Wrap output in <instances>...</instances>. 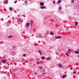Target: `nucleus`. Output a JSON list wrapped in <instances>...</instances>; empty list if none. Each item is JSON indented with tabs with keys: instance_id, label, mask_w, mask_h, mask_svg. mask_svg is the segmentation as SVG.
<instances>
[{
	"instance_id": "nucleus-9",
	"label": "nucleus",
	"mask_w": 79,
	"mask_h": 79,
	"mask_svg": "<svg viewBox=\"0 0 79 79\" xmlns=\"http://www.w3.org/2000/svg\"><path fill=\"white\" fill-rule=\"evenodd\" d=\"M66 77V75H64L62 76V78H65V77Z\"/></svg>"
},
{
	"instance_id": "nucleus-35",
	"label": "nucleus",
	"mask_w": 79,
	"mask_h": 79,
	"mask_svg": "<svg viewBox=\"0 0 79 79\" xmlns=\"http://www.w3.org/2000/svg\"><path fill=\"white\" fill-rule=\"evenodd\" d=\"M22 60L23 61H24V59H22Z\"/></svg>"
},
{
	"instance_id": "nucleus-6",
	"label": "nucleus",
	"mask_w": 79,
	"mask_h": 79,
	"mask_svg": "<svg viewBox=\"0 0 79 79\" xmlns=\"http://www.w3.org/2000/svg\"><path fill=\"white\" fill-rule=\"evenodd\" d=\"M68 51H70L71 52H73V49H68Z\"/></svg>"
},
{
	"instance_id": "nucleus-1",
	"label": "nucleus",
	"mask_w": 79,
	"mask_h": 79,
	"mask_svg": "<svg viewBox=\"0 0 79 79\" xmlns=\"http://www.w3.org/2000/svg\"><path fill=\"white\" fill-rule=\"evenodd\" d=\"M1 62L2 63H6V60L5 59H2L1 60Z\"/></svg>"
},
{
	"instance_id": "nucleus-26",
	"label": "nucleus",
	"mask_w": 79,
	"mask_h": 79,
	"mask_svg": "<svg viewBox=\"0 0 79 79\" xmlns=\"http://www.w3.org/2000/svg\"><path fill=\"white\" fill-rule=\"evenodd\" d=\"M13 48H16V46H13Z\"/></svg>"
},
{
	"instance_id": "nucleus-10",
	"label": "nucleus",
	"mask_w": 79,
	"mask_h": 79,
	"mask_svg": "<svg viewBox=\"0 0 79 79\" xmlns=\"http://www.w3.org/2000/svg\"><path fill=\"white\" fill-rule=\"evenodd\" d=\"M45 7H44V6H41L40 7V8L41 9H44V8H45Z\"/></svg>"
},
{
	"instance_id": "nucleus-40",
	"label": "nucleus",
	"mask_w": 79,
	"mask_h": 79,
	"mask_svg": "<svg viewBox=\"0 0 79 79\" xmlns=\"http://www.w3.org/2000/svg\"><path fill=\"white\" fill-rule=\"evenodd\" d=\"M79 51V49H78V50H77V52H78V51Z\"/></svg>"
},
{
	"instance_id": "nucleus-36",
	"label": "nucleus",
	"mask_w": 79,
	"mask_h": 79,
	"mask_svg": "<svg viewBox=\"0 0 79 79\" xmlns=\"http://www.w3.org/2000/svg\"><path fill=\"white\" fill-rule=\"evenodd\" d=\"M43 74H45V73H43Z\"/></svg>"
},
{
	"instance_id": "nucleus-19",
	"label": "nucleus",
	"mask_w": 79,
	"mask_h": 79,
	"mask_svg": "<svg viewBox=\"0 0 79 79\" xmlns=\"http://www.w3.org/2000/svg\"><path fill=\"white\" fill-rule=\"evenodd\" d=\"M12 37H13V36L10 35L9 36V38H11Z\"/></svg>"
},
{
	"instance_id": "nucleus-11",
	"label": "nucleus",
	"mask_w": 79,
	"mask_h": 79,
	"mask_svg": "<svg viewBox=\"0 0 79 79\" xmlns=\"http://www.w3.org/2000/svg\"><path fill=\"white\" fill-rule=\"evenodd\" d=\"M75 53L76 54H79V52H77V51H75Z\"/></svg>"
},
{
	"instance_id": "nucleus-2",
	"label": "nucleus",
	"mask_w": 79,
	"mask_h": 79,
	"mask_svg": "<svg viewBox=\"0 0 79 79\" xmlns=\"http://www.w3.org/2000/svg\"><path fill=\"white\" fill-rule=\"evenodd\" d=\"M58 66L60 67V68H63V65H62V64L60 63L58 64Z\"/></svg>"
},
{
	"instance_id": "nucleus-32",
	"label": "nucleus",
	"mask_w": 79,
	"mask_h": 79,
	"mask_svg": "<svg viewBox=\"0 0 79 79\" xmlns=\"http://www.w3.org/2000/svg\"><path fill=\"white\" fill-rule=\"evenodd\" d=\"M30 24H31V27H32V23H30Z\"/></svg>"
},
{
	"instance_id": "nucleus-22",
	"label": "nucleus",
	"mask_w": 79,
	"mask_h": 79,
	"mask_svg": "<svg viewBox=\"0 0 79 79\" xmlns=\"http://www.w3.org/2000/svg\"><path fill=\"white\" fill-rule=\"evenodd\" d=\"M74 0H72L71 1V3H74Z\"/></svg>"
},
{
	"instance_id": "nucleus-43",
	"label": "nucleus",
	"mask_w": 79,
	"mask_h": 79,
	"mask_svg": "<svg viewBox=\"0 0 79 79\" xmlns=\"http://www.w3.org/2000/svg\"><path fill=\"white\" fill-rule=\"evenodd\" d=\"M24 0H22V1H24Z\"/></svg>"
},
{
	"instance_id": "nucleus-8",
	"label": "nucleus",
	"mask_w": 79,
	"mask_h": 79,
	"mask_svg": "<svg viewBox=\"0 0 79 79\" xmlns=\"http://www.w3.org/2000/svg\"><path fill=\"white\" fill-rule=\"evenodd\" d=\"M61 3V0H58L57 2L56 3V4H58V3Z\"/></svg>"
},
{
	"instance_id": "nucleus-21",
	"label": "nucleus",
	"mask_w": 79,
	"mask_h": 79,
	"mask_svg": "<svg viewBox=\"0 0 79 79\" xmlns=\"http://www.w3.org/2000/svg\"><path fill=\"white\" fill-rule=\"evenodd\" d=\"M27 3V0H26L25 1V3Z\"/></svg>"
},
{
	"instance_id": "nucleus-23",
	"label": "nucleus",
	"mask_w": 79,
	"mask_h": 79,
	"mask_svg": "<svg viewBox=\"0 0 79 79\" xmlns=\"http://www.w3.org/2000/svg\"><path fill=\"white\" fill-rule=\"evenodd\" d=\"M4 3H5V4H6L7 3V2L6 1H5L4 2Z\"/></svg>"
},
{
	"instance_id": "nucleus-4",
	"label": "nucleus",
	"mask_w": 79,
	"mask_h": 79,
	"mask_svg": "<svg viewBox=\"0 0 79 79\" xmlns=\"http://www.w3.org/2000/svg\"><path fill=\"white\" fill-rule=\"evenodd\" d=\"M29 25H30V23H27V24H26V26L27 27H28V26H29Z\"/></svg>"
},
{
	"instance_id": "nucleus-29",
	"label": "nucleus",
	"mask_w": 79,
	"mask_h": 79,
	"mask_svg": "<svg viewBox=\"0 0 79 79\" xmlns=\"http://www.w3.org/2000/svg\"><path fill=\"white\" fill-rule=\"evenodd\" d=\"M76 73V71L74 72L73 73V74H75V73Z\"/></svg>"
},
{
	"instance_id": "nucleus-17",
	"label": "nucleus",
	"mask_w": 79,
	"mask_h": 79,
	"mask_svg": "<svg viewBox=\"0 0 79 79\" xmlns=\"http://www.w3.org/2000/svg\"><path fill=\"white\" fill-rule=\"evenodd\" d=\"M39 68H40V69H42L43 67H42L41 66H40V67H39Z\"/></svg>"
},
{
	"instance_id": "nucleus-38",
	"label": "nucleus",
	"mask_w": 79,
	"mask_h": 79,
	"mask_svg": "<svg viewBox=\"0 0 79 79\" xmlns=\"http://www.w3.org/2000/svg\"><path fill=\"white\" fill-rule=\"evenodd\" d=\"M2 58H5V57L4 56L2 57Z\"/></svg>"
},
{
	"instance_id": "nucleus-30",
	"label": "nucleus",
	"mask_w": 79,
	"mask_h": 79,
	"mask_svg": "<svg viewBox=\"0 0 79 79\" xmlns=\"http://www.w3.org/2000/svg\"><path fill=\"white\" fill-rule=\"evenodd\" d=\"M18 20H19V21H21V19H18Z\"/></svg>"
},
{
	"instance_id": "nucleus-39",
	"label": "nucleus",
	"mask_w": 79,
	"mask_h": 79,
	"mask_svg": "<svg viewBox=\"0 0 79 79\" xmlns=\"http://www.w3.org/2000/svg\"><path fill=\"white\" fill-rule=\"evenodd\" d=\"M78 8H79V5L78 6Z\"/></svg>"
},
{
	"instance_id": "nucleus-28",
	"label": "nucleus",
	"mask_w": 79,
	"mask_h": 79,
	"mask_svg": "<svg viewBox=\"0 0 79 79\" xmlns=\"http://www.w3.org/2000/svg\"><path fill=\"white\" fill-rule=\"evenodd\" d=\"M66 55L67 56H69V55L68 54V53H66Z\"/></svg>"
},
{
	"instance_id": "nucleus-42",
	"label": "nucleus",
	"mask_w": 79,
	"mask_h": 79,
	"mask_svg": "<svg viewBox=\"0 0 79 79\" xmlns=\"http://www.w3.org/2000/svg\"><path fill=\"white\" fill-rule=\"evenodd\" d=\"M59 52H61V50H59Z\"/></svg>"
},
{
	"instance_id": "nucleus-3",
	"label": "nucleus",
	"mask_w": 79,
	"mask_h": 79,
	"mask_svg": "<svg viewBox=\"0 0 79 79\" xmlns=\"http://www.w3.org/2000/svg\"><path fill=\"white\" fill-rule=\"evenodd\" d=\"M38 53H40V55H42V53H41V51L39 50L38 51Z\"/></svg>"
},
{
	"instance_id": "nucleus-34",
	"label": "nucleus",
	"mask_w": 79,
	"mask_h": 79,
	"mask_svg": "<svg viewBox=\"0 0 79 79\" xmlns=\"http://www.w3.org/2000/svg\"><path fill=\"white\" fill-rule=\"evenodd\" d=\"M53 3H54V4L55 3V1H53Z\"/></svg>"
},
{
	"instance_id": "nucleus-13",
	"label": "nucleus",
	"mask_w": 79,
	"mask_h": 79,
	"mask_svg": "<svg viewBox=\"0 0 79 79\" xmlns=\"http://www.w3.org/2000/svg\"><path fill=\"white\" fill-rule=\"evenodd\" d=\"M78 24V22H76L75 23V26H77Z\"/></svg>"
},
{
	"instance_id": "nucleus-15",
	"label": "nucleus",
	"mask_w": 79,
	"mask_h": 79,
	"mask_svg": "<svg viewBox=\"0 0 79 79\" xmlns=\"http://www.w3.org/2000/svg\"><path fill=\"white\" fill-rule=\"evenodd\" d=\"M13 8L11 7H9V10H12Z\"/></svg>"
},
{
	"instance_id": "nucleus-5",
	"label": "nucleus",
	"mask_w": 79,
	"mask_h": 79,
	"mask_svg": "<svg viewBox=\"0 0 79 79\" xmlns=\"http://www.w3.org/2000/svg\"><path fill=\"white\" fill-rule=\"evenodd\" d=\"M44 5V2H41L40 3V6H43Z\"/></svg>"
},
{
	"instance_id": "nucleus-18",
	"label": "nucleus",
	"mask_w": 79,
	"mask_h": 79,
	"mask_svg": "<svg viewBox=\"0 0 79 79\" xmlns=\"http://www.w3.org/2000/svg\"><path fill=\"white\" fill-rule=\"evenodd\" d=\"M42 60H44L45 59V57L44 56H43L42 57Z\"/></svg>"
},
{
	"instance_id": "nucleus-31",
	"label": "nucleus",
	"mask_w": 79,
	"mask_h": 79,
	"mask_svg": "<svg viewBox=\"0 0 79 79\" xmlns=\"http://www.w3.org/2000/svg\"><path fill=\"white\" fill-rule=\"evenodd\" d=\"M61 6H60V7H59V10H61Z\"/></svg>"
},
{
	"instance_id": "nucleus-14",
	"label": "nucleus",
	"mask_w": 79,
	"mask_h": 79,
	"mask_svg": "<svg viewBox=\"0 0 79 79\" xmlns=\"http://www.w3.org/2000/svg\"><path fill=\"white\" fill-rule=\"evenodd\" d=\"M50 34L51 35H53V34H54V33L52 32H50Z\"/></svg>"
},
{
	"instance_id": "nucleus-27",
	"label": "nucleus",
	"mask_w": 79,
	"mask_h": 79,
	"mask_svg": "<svg viewBox=\"0 0 79 79\" xmlns=\"http://www.w3.org/2000/svg\"><path fill=\"white\" fill-rule=\"evenodd\" d=\"M16 69H12V70H13V71H16Z\"/></svg>"
},
{
	"instance_id": "nucleus-25",
	"label": "nucleus",
	"mask_w": 79,
	"mask_h": 79,
	"mask_svg": "<svg viewBox=\"0 0 79 79\" xmlns=\"http://www.w3.org/2000/svg\"><path fill=\"white\" fill-rule=\"evenodd\" d=\"M39 37L40 38H41L42 37V35H39Z\"/></svg>"
},
{
	"instance_id": "nucleus-12",
	"label": "nucleus",
	"mask_w": 79,
	"mask_h": 79,
	"mask_svg": "<svg viewBox=\"0 0 79 79\" xmlns=\"http://www.w3.org/2000/svg\"><path fill=\"white\" fill-rule=\"evenodd\" d=\"M51 60V58L50 57H48L47 58V60Z\"/></svg>"
},
{
	"instance_id": "nucleus-44",
	"label": "nucleus",
	"mask_w": 79,
	"mask_h": 79,
	"mask_svg": "<svg viewBox=\"0 0 79 79\" xmlns=\"http://www.w3.org/2000/svg\"><path fill=\"white\" fill-rule=\"evenodd\" d=\"M18 16H19V15H18Z\"/></svg>"
},
{
	"instance_id": "nucleus-37",
	"label": "nucleus",
	"mask_w": 79,
	"mask_h": 79,
	"mask_svg": "<svg viewBox=\"0 0 79 79\" xmlns=\"http://www.w3.org/2000/svg\"><path fill=\"white\" fill-rule=\"evenodd\" d=\"M35 75H36V74H37V73L36 72H35Z\"/></svg>"
},
{
	"instance_id": "nucleus-33",
	"label": "nucleus",
	"mask_w": 79,
	"mask_h": 79,
	"mask_svg": "<svg viewBox=\"0 0 79 79\" xmlns=\"http://www.w3.org/2000/svg\"><path fill=\"white\" fill-rule=\"evenodd\" d=\"M23 56H26V54H23Z\"/></svg>"
},
{
	"instance_id": "nucleus-41",
	"label": "nucleus",
	"mask_w": 79,
	"mask_h": 79,
	"mask_svg": "<svg viewBox=\"0 0 79 79\" xmlns=\"http://www.w3.org/2000/svg\"><path fill=\"white\" fill-rule=\"evenodd\" d=\"M78 57H79V55H78Z\"/></svg>"
},
{
	"instance_id": "nucleus-24",
	"label": "nucleus",
	"mask_w": 79,
	"mask_h": 79,
	"mask_svg": "<svg viewBox=\"0 0 79 79\" xmlns=\"http://www.w3.org/2000/svg\"><path fill=\"white\" fill-rule=\"evenodd\" d=\"M39 63H40V62H39V61L36 62V64H39Z\"/></svg>"
},
{
	"instance_id": "nucleus-7",
	"label": "nucleus",
	"mask_w": 79,
	"mask_h": 79,
	"mask_svg": "<svg viewBox=\"0 0 79 79\" xmlns=\"http://www.w3.org/2000/svg\"><path fill=\"white\" fill-rule=\"evenodd\" d=\"M61 36H56V39H61Z\"/></svg>"
},
{
	"instance_id": "nucleus-20",
	"label": "nucleus",
	"mask_w": 79,
	"mask_h": 79,
	"mask_svg": "<svg viewBox=\"0 0 79 79\" xmlns=\"http://www.w3.org/2000/svg\"><path fill=\"white\" fill-rule=\"evenodd\" d=\"M12 55H15V52H12Z\"/></svg>"
},
{
	"instance_id": "nucleus-16",
	"label": "nucleus",
	"mask_w": 79,
	"mask_h": 79,
	"mask_svg": "<svg viewBox=\"0 0 79 79\" xmlns=\"http://www.w3.org/2000/svg\"><path fill=\"white\" fill-rule=\"evenodd\" d=\"M8 22L10 24H11V21H10V20H9Z\"/></svg>"
},
{
	"instance_id": "nucleus-45",
	"label": "nucleus",
	"mask_w": 79,
	"mask_h": 79,
	"mask_svg": "<svg viewBox=\"0 0 79 79\" xmlns=\"http://www.w3.org/2000/svg\"><path fill=\"white\" fill-rule=\"evenodd\" d=\"M78 74H79V72H78Z\"/></svg>"
}]
</instances>
